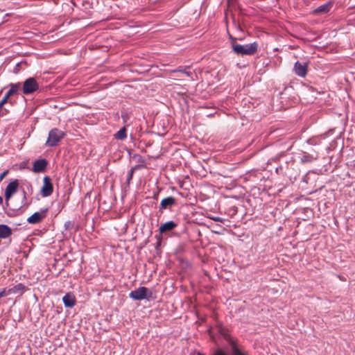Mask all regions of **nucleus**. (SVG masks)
Masks as SVG:
<instances>
[{"label": "nucleus", "mask_w": 355, "mask_h": 355, "mask_svg": "<svg viewBox=\"0 0 355 355\" xmlns=\"http://www.w3.org/2000/svg\"><path fill=\"white\" fill-rule=\"evenodd\" d=\"M258 49L257 42H253L247 44H233V51L239 55H251L255 53Z\"/></svg>", "instance_id": "nucleus-1"}, {"label": "nucleus", "mask_w": 355, "mask_h": 355, "mask_svg": "<svg viewBox=\"0 0 355 355\" xmlns=\"http://www.w3.org/2000/svg\"><path fill=\"white\" fill-rule=\"evenodd\" d=\"M64 132L58 128L51 129L46 141L45 145L48 147H55L58 145L60 141L65 137Z\"/></svg>", "instance_id": "nucleus-2"}, {"label": "nucleus", "mask_w": 355, "mask_h": 355, "mask_svg": "<svg viewBox=\"0 0 355 355\" xmlns=\"http://www.w3.org/2000/svg\"><path fill=\"white\" fill-rule=\"evenodd\" d=\"M153 295L151 291L144 286L139 287L138 288L132 291L129 293V297L135 300H149Z\"/></svg>", "instance_id": "nucleus-3"}, {"label": "nucleus", "mask_w": 355, "mask_h": 355, "mask_svg": "<svg viewBox=\"0 0 355 355\" xmlns=\"http://www.w3.org/2000/svg\"><path fill=\"white\" fill-rule=\"evenodd\" d=\"M39 89V84L34 78H27L23 84V93L25 95H28Z\"/></svg>", "instance_id": "nucleus-4"}, {"label": "nucleus", "mask_w": 355, "mask_h": 355, "mask_svg": "<svg viewBox=\"0 0 355 355\" xmlns=\"http://www.w3.org/2000/svg\"><path fill=\"white\" fill-rule=\"evenodd\" d=\"M48 208L41 209L39 211L35 212L28 218L27 221L30 224H37L46 218Z\"/></svg>", "instance_id": "nucleus-5"}, {"label": "nucleus", "mask_w": 355, "mask_h": 355, "mask_svg": "<svg viewBox=\"0 0 355 355\" xmlns=\"http://www.w3.org/2000/svg\"><path fill=\"white\" fill-rule=\"evenodd\" d=\"M53 191V187L49 176H45L43 178V186L41 189V194L43 197H48L52 194Z\"/></svg>", "instance_id": "nucleus-6"}, {"label": "nucleus", "mask_w": 355, "mask_h": 355, "mask_svg": "<svg viewBox=\"0 0 355 355\" xmlns=\"http://www.w3.org/2000/svg\"><path fill=\"white\" fill-rule=\"evenodd\" d=\"M19 187L18 180H15L10 182L5 189V199L8 202L11 197L17 191Z\"/></svg>", "instance_id": "nucleus-7"}, {"label": "nucleus", "mask_w": 355, "mask_h": 355, "mask_svg": "<svg viewBox=\"0 0 355 355\" xmlns=\"http://www.w3.org/2000/svg\"><path fill=\"white\" fill-rule=\"evenodd\" d=\"M188 69V67H179L177 69L172 70L171 71V77L175 80L181 79L183 77L182 75L191 77L192 73Z\"/></svg>", "instance_id": "nucleus-8"}, {"label": "nucleus", "mask_w": 355, "mask_h": 355, "mask_svg": "<svg viewBox=\"0 0 355 355\" xmlns=\"http://www.w3.org/2000/svg\"><path fill=\"white\" fill-rule=\"evenodd\" d=\"M308 62L301 63L296 62L294 64L293 70L296 75L300 77H305L307 73Z\"/></svg>", "instance_id": "nucleus-9"}, {"label": "nucleus", "mask_w": 355, "mask_h": 355, "mask_svg": "<svg viewBox=\"0 0 355 355\" xmlns=\"http://www.w3.org/2000/svg\"><path fill=\"white\" fill-rule=\"evenodd\" d=\"M26 289V287L23 284L19 283L17 285L14 286L12 288H8V289L3 288L1 290V291L4 292L5 297H6V296H8L11 294H17V293L21 294Z\"/></svg>", "instance_id": "nucleus-10"}, {"label": "nucleus", "mask_w": 355, "mask_h": 355, "mask_svg": "<svg viewBox=\"0 0 355 355\" xmlns=\"http://www.w3.org/2000/svg\"><path fill=\"white\" fill-rule=\"evenodd\" d=\"M47 166V162L44 159H37L33 162V171L35 173H41L45 171Z\"/></svg>", "instance_id": "nucleus-11"}, {"label": "nucleus", "mask_w": 355, "mask_h": 355, "mask_svg": "<svg viewBox=\"0 0 355 355\" xmlns=\"http://www.w3.org/2000/svg\"><path fill=\"white\" fill-rule=\"evenodd\" d=\"M177 227V223H175L174 221H168L164 224H162L159 228V231L161 234H163L164 232H170L171 230H173L175 227Z\"/></svg>", "instance_id": "nucleus-12"}, {"label": "nucleus", "mask_w": 355, "mask_h": 355, "mask_svg": "<svg viewBox=\"0 0 355 355\" xmlns=\"http://www.w3.org/2000/svg\"><path fill=\"white\" fill-rule=\"evenodd\" d=\"M175 202V199L173 196H170L166 198H164L160 203L159 210L162 211L166 209L168 207H171Z\"/></svg>", "instance_id": "nucleus-13"}, {"label": "nucleus", "mask_w": 355, "mask_h": 355, "mask_svg": "<svg viewBox=\"0 0 355 355\" xmlns=\"http://www.w3.org/2000/svg\"><path fill=\"white\" fill-rule=\"evenodd\" d=\"M62 302L66 307H69V308L73 307L76 304V300H75L74 296L69 293H67L62 297Z\"/></svg>", "instance_id": "nucleus-14"}, {"label": "nucleus", "mask_w": 355, "mask_h": 355, "mask_svg": "<svg viewBox=\"0 0 355 355\" xmlns=\"http://www.w3.org/2000/svg\"><path fill=\"white\" fill-rule=\"evenodd\" d=\"M12 234V230L6 225L0 224V239H6Z\"/></svg>", "instance_id": "nucleus-15"}, {"label": "nucleus", "mask_w": 355, "mask_h": 355, "mask_svg": "<svg viewBox=\"0 0 355 355\" xmlns=\"http://www.w3.org/2000/svg\"><path fill=\"white\" fill-rule=\"evenodd\" d=\"M9 87H10V89L7 92L6 95L10 98L11 96L17 94L19 92V90L21 88V84L19 83H10L9 85Z\"/></svg>", "instance_id": "nucleus-16"}, {"label": "nucleus", "mask_w": 355, "mask_h": 355, "mask_svg": "<svg viewBox=\"0 0 355 355\" xmlns=\"http://www.w3.org/2000/svg\"><path fill=\"white\" fill-rule=\"evenodd\" d=\"M331 4L330 3H326L323 5L318 7L315 10V13H326L330 10Z\"/></svg>", "instance_id": "nucleus-17"}, {"label": "nucleus", "mask_w": 355, "mask_h": 355, "mask_svg": "<svg viewBox=\"0 0 355 355\" xmlns=\"http://www.w3.org/2000/svg\"><path fill=\"white\" fill-rule=\"evenodd\" d=\"M315 159H316V157L306 153L301 157V162L302 163L311 162Z\"/></svg>", "instance_id": "nucleus-18"}, {"label": "nucleus", "mask_w": 355, "mask_h": 355, "mask_svg": "<svg viewBox=\"0 0 355 355\" xmlns=\"http://www.w3.org/2000/svg\"><path fill=\"white\" fill-rule=\"evenodd\" d=\"M114 137L119 140H123L126 138V130L125 128H121L115 135Z\"/></svg>", "instance_id": "nucleus-19"}, {"label": "nucleus", "mask_w": 355, "mask_h": 355, "mask_svg": "<svg viewBox=\"0 0 355 355\" xmlns=\"http://www.w3.org/2000/svg\"><path fill=\"white\" fill-rule=\"evenodd\" d=\"M137 167V166L134 167V168H132L130 170V171H129V173H128V178H127V182H128V184L130 183V180L132 179V176H133L134 171H135V168H136Z\"/></svg>", "instance_id": "nucleus-20"}, {"label": "nucleus", "mask_w": 355, "mask_h": 355, "mask_svg": "<svg viewBox=\"0 0 355 355\" xmlns=\"http://www.w3.org/2000/svg\"><path fill=\"white\" fill-rule=\"evenodd\" d=\"M8 99H9V97L7 96L6 95H5L3 96V98L1 99V101H0V103H1L2 105H4L6 103H8Z\"/></svg>", "instance_id": "nucleus-21"}, {"label": "nucleus", "mask_w": 355, "mask_h": 355, "mask_svg": "<svg viewBox=\"0 0 355 355\" xmlns=\"http://www.w3.org/2000/svg\"><path fill=\"white\" fill-rule=\"evenodd\" d=\"M8 173V171H5L0 174V181H1Z\"/></svg>", "instance_id": "nucleus-22"}, {"label": "nucleus", "mask_w": 355, "mask_h": 355, "mask_svg": "<svg viewBox=\"0 0 355 355\" xmlns=\"http://www.w3.org/2000/svg\"><path fill=\"white\" fill-rule=\"evenodd\" d=\"M211 218L216 222H222L223 221V219L220 217H211Z\"/></svg>", "instance_id": "nucleus-23"}, {"label": "nucleus", "mask_w": 355, "mask_h": 355, "mask_svg": "<svg viewBox=\"0 0 355 355\" xmlns=\"http://www.w3.org/2000/svg\"><path fill=\"white\" fill-rule=\"evenodd\" d=\"M71 224V222L70 221H67L64 224V226H65V229H67L69 225Z\"/></svg>", "instance_id": "nucleus-24"}, {"label": "nucleus", "mask_w": 355, "mask_h": 355, "mask_svg": "<svg viewBox=\"0 0 355 355\" xmlns=\"http://www.w3.org/2000/svg\"><path fill=\"white\" fill-rule=\"evenodd\" d=\"M5 297V293H4V292H2L1 291H0V299H1V297Z\"/></svg>", "instance_id": "nucleus-25"}, {"label": "nucleus", "mask_w": 355, "mask_h": 355, "mask_svg": "<svg viewBox=\"0 0 355 355\" xmlns=\"http://www.w3.org/2000/svg\"><path fill=\"white\" fill-rule=\"evenodd\" d=\"M215 355H226L225 353L223 352H218L216 353Z\"/></svg>", "instance_id": "nucleus-26"}, {"label": "nucleus", "mask_w": 355, "mask_h": 355, "mask_svg": "<svg viewBox=\"0 0 355 355\" xmlns=\"http://www.w3.org/2000/svg\"><path fill=\"white\" fill-rule=\"evenodd\" d=\"M3 107V105H2L1 103H0V112L2 110Z\"/></svg>", "instance_id": "nucleus-27"}, {"label": "nucleus", "mask_w": 355, "mask_h": 355, "mask_svg": "<svg viewBox=\"0 0 355 355\" xmlns=\"http://www.w3.org/2000/svg\"><path fill=\"white\" fill-rule=\"evenodd\" d=\"M3 202V198L1 196H0V204H1Z\"/></svg>", "instance_id": "nucleus-28"}]
</instances>
